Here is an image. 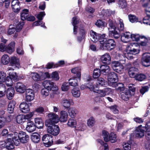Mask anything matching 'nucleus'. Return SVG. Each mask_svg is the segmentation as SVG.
Masks as SVG:
<instances>
[{
  "mask_svg": "<svg viewBox=\"0 0 150 150\" xmlns=\"http://www.w3.org/2000/svg\"><path fill=\"white\" fill-rule=\"evenodd\" d=\"M118 20L119 21L118 28L115 26V22L111 19H109L108 21L109 25L110 26L108 28L109 35L110 36L113 37L116 39L118 38L120 36L117 30L122 31L124 29V24L123 20L120 18H118Z\"/></svg>",
  "mask_w": 150,
  "mask_h": 150,
  "instance_id": "1",
  "label": "nucleus"
},
{
  "mask_svg": "<svg viewBox=\"0 0 150 150\" xmlns=\"http://www.w3.org/2000/svg\"><path fill=\"white\" fill-rule=\"evenodd\" d=\"M43 85L45 89H42L41 91V94L45 96H48L50 93L49 91L52 90L54 92L57 91L59 89L56 83L50 80H45L44 81Z\"/></svg>",
  "mask_w": 150,
  "mask_h": 150,
  "instance_id": "2",
  "label": "nucleus"
},
{
  "mask_svg": "<svg viewBox=\"0 0 150 150\" xmlns=\"http://www.w3.org/2000/svg\"><path fill=\"white\" fill-rule=\"evenodd\" d=\"M13 134V141L16 146L18 145L20 142L25 143L28 142L29 137L25 132H20L19 133L16 132H12Z\"/></svg>",
  "mask_w": 150,
  "mask_h": 150,
  "instance_id": "3",
  "label": "nucleus"
},
{
  "mask_svg": "<svg viewBox=\"0 0 150 150\" xmlns=\"http://www.w3.org/2000/svg\"><path fill=\"white\" fill-rule=\"evenodd\" d=\"M100 39V49L101 50H110L115 46V43L114 40L112 39L107 40L105 37L103 39Z\"/></svg>",
  "mask_w": 150,
  "mask_h": 150,
  "instance_id": "4",
  "label": "nucleus"
},
{
  "mask_svg": "<svg viewBox=\"0 0 150 150\" xmlns=\"http://www.w3.org/2000/svg\"><path fill=\"white\" fill-rule=\"evenodd\" d=\"M47 116L49 119L45 121L46 126L53 125L58 122L59 120L58 115L55 113L51 112L49 113Z\"/></svg>",
  "mask_w": 150,
  "mask_h": 150,
  "instance_id": "5",
  "label": "nucleus"
},
{
  "mask_svg": "<svg viewBox=\"0 0 150 150\" xmlns=\"http://www.w3.org/2000/svg\"><path fill=\"white\" fill-rule=\"evenodd\" d=\"M13 133H11L8 134L7 136V139L6 141L2 144L0 142V146H1V147H6L8 150H11L13 149L14 148V144L11 138V137L13 138Z\"/></svg>",
  "mask_w": 150,
  "mask_h": 150,
  "instance_id": "6",
  "label": "nucleus"
},
{
  "mask_svg": "<svg viewBox=\"0 0 150 150\" xmlns=\"http://www.w3.org/2000/svg\"><path fill=\"white\" fill-rule=\"evenodd\" d=\"M15 42H11L7 46H6L4 44H0V51L3 52L6 51L8 53L11 54L14 51Z\"/></svg>",
  "mask_w": 150,
  "mask_h": 150,
  "instance_id": "7",
  "label": "nucleus"
},
{
  "mask_svg": "<svg viewBox=\"0 0 150 150\" xmlns=\"http://www.w3.org/2000/svg\"><path fill=\"white\" fill-rule=\"evenodd\" d=\"M90 35L91 40L94 42H96L99 40V42L100 43V39H103L105 37V34L100 35L92 30L90 32Z\"/></svg>",
  "mask_w": 150,
  "mask_h": 150,
  "instance_id": "8",
  "label": "nucleus"
},
{
  "mask_svg": "<svg viewBox=\"0 0 150 150\" xmlns=\"http://www.w3.org/2000/svg\"><path fill=\"white\" fill-rule=\"evenodd\" d=\"M109 85L112 87L116 86V82L117 81V76L116 74L114 72L111 73L108 79Z\"/></svg>",
  "mask_w": 150,
  "mask_h": 150,
  "instance_id": "9",
  "label": "nucleus"
},
{
  "mask_svg": "<svg viewBox=\"0 0 150 150\" xmlns=\"http://www.w3.org/2000/svg\"><path fill=\"white\" fill-rule=\"evenodd\" d=\"M46 126L47 127V131L49 133L54 136H57L59 134V128L58 126L54 124Z\"/></svg>",
  "mask_w": 150,
  "mask_h": 150,
  "instance_id": "10",
  "label": "nucleus"
},
{
  "mask_svg": "<svg viewBox=\"0 0 150 150\" xmlns=\"http://www.w3.org/2000/svg\"><path fill=\"white\" fill-rule=\"evenodd\" d=\"M143 7L145 8V12L146 16L144 17L143 20V23L144 24L150 25V10L148 9V4L146 3L143 5Z\"/></svg>",
  "mask_w": 150,
  "mask_h": 150,
  "instance_id": "11",
  "label": "nucleus"
},
{
  "mask_svg": "<svg viewBox=\"0 0 150 150\" xmlns=\"http://www.w3.org/2000/svg\"><path fill=\"white\" fill-rule=\"evenodd\" d=\"M42 140L46 147L51 146L53 144L52 136L49 134H45L42 138Z\"/></svg>",
  "mask_w": 150,
  "mask_h": 150,
  "instance_id": "12",
  "label": "nucleus"
},
{
  "mask_svg": "<svg viewBox=\"0 0 150 150\" xmlns=\"http://www.w3.org/2000/svg\"><path fill=\"white\" fill-rule=\"evenodd\" d=\"M35 95L34 92L32 89L30 88L26 89L25 92V101L28 102L33 100Z\"/></svg>",
  "mask_w": 150,
  "mask_h": 150,
  "instance_id": "13",
  "label": "nucleus"
},
{
  "mask_svg": "<svg viewBox=\"0 0 150 150\" xmlns=\"http://www.w3.org/2000/svg\"><path fill=\"white\" fill-rule=\"evenodd\" d=\"M87 83L84 85H82L81 86V88L83 90L84 88H88L91 91L93 90L94 85L93 84V80L91 79L89 76H88L87 79Z\"/></svg>",
  "mask_w": 150,
  "mask_h": 150,
  "instance_id": "14",
  "label": "nucleus"
},
{
  "mask_svg": "<svg viewBox=\"0 0 150 150\" xmlns=\"http://www.w3.org/2000/svg\"><path fill=\"white\" fill-rule=\"evenodd\" d=\"M94 86H93V90L92 91L98 94V96L100 97H103L108 94L109 92L110 91V89L109 88H105L102 90H98L95 89Z\"/></svg>",
  "mask_w": 150,
  "mask_h": 150,
  "instance_id": "15",
  "label": "nucleus"
},
{
  "mask_svg": "<svg viewBox=\"0 0 150 150\" xmlns=\"http://www.w3.org/2000/svg\"><path fill=\"white\" fill-rule=\"evenodd\" d=\"M142 62V65L145 67L150 66V53H144L143 55Z\"/></svg>",
  "mask_w": 150,
  "mask_h": 150,
  "instance_id": "16",
  "label": "nucleus"
},
{
  "mask_svg": "<svg viewBox=\"0 0 150 150\" xmlns=\"http://www.w3.org/2000/svg\"><path fill=\"white\" fill-rule=\"evenodd\" d=\"M144 127H142V125H140L138 127H137L133 134L135 137L138 138H141L144 135V132L143 128Z\"/></svg>",
  "mask_w": 150,
  "mask_h": 150,
  "instance_id": "17",
  "label": "nucleus"
},
{
  "mask_svg": "<svg viewBox=\"0 0 150 150\" xmlns=\"http://www.w3.org/2000/svg\"><path fill=\"white\" fill-rule=\"evenodd\" d=\"M15 88L17 92L21 93H23L26 91V87L22 83L19 82L16 84Z\"/></svg>",
  "mask_w": 150,
  "mask_h": 150,
  "instance_id": "18",
  "label": "nucleus"
},
{
  "mask_svg": "<svg viewBox=\"0 0 150 150\" xmlns=\"http://www.w3.org/2000/svg\"><path fill=\"white\" fill-rule=\"evenodd\" d=\"M80 21V19L76 16L74 17L72 19L71 23L74 26L73 33L75 35L77 33L78 26L77 25L79 23Z\"/></svg>",
  "mask_w": 150,
  "mask_h": 150,
  "instance_id": "19",
  "label": "nucleus"
},
{
  "mask_svg": "<svg viewBox=\"0 0 150 150\" xmlns=\"http://www.w3.org/2000/svg\"><path fill=\"white\" fill-rule=\"evenodd\" d=\"M11 65L14 67L15 68H19L20 67L19 59L16 57H12L10 60Z\"/></svg>",
  "mask_w": 150,
  "mask_h": 150,
  "instance_id": "20",
  "label": "nucleus"
},
{
  "mask_svg": "<svg viewBox=\"0 0 150 150\" xmlns=\"http://www.w3.org/2000/svg\"><path fill=\"white\" fill-rule=\"evenodd\" d=\"M114 11H112L110 9H102L100 13V17H103L104 18L110 16L111 14H113Z\"/></svg>",
  "mask_w": 150,
  "mask_h": 150,
  "instance_id": "21",
  "label": "nucleus"
},
{
  "mask_svg": "<svg viewBox=\"0 0 150 150\" xmlns=\"http://www.w3.org/2000/svg\"><path fill=\"white\" fill-rule=\"evenodd\" d=\"M139 50L133 48L127 51V53L125 54V56L128 59H132L133 58L132 55H135L139 53Z\"/></svg>",
  "mask_w": 150,
  "mask_h": 150,
  "instance_id": "22",
  "label": "nucleus"
},
{
  "mask_svg": "<svg viewBox=\"0 0 150 150\" xmlns=\"http://www.w3.org/2000/svg\"><path fill=\"white\" fill-rule=\"evenodd\" d=\"M73 103L71 99L64 98L62 99L61 104L65 108H68Z\"/></svg>",
  "mask_w": 150,
  "mask_h": 150,
  "instance_id": "23",
  "label": "nucleus"
},
{
  "mask_svg": "<svg viewBox=\"0 0 150 150\" xmlns=\"http://www.w3.org/2000/svg\"><path fill=\"white\" fill-rule=\"evenodd\" d=\"M11 6L15 12H18L20 8L19 1L18 0H13L11 2Z\"/></svg>",
  "mask_w": 150,
  "mask_h": 150,
  "instance_id": "24",
  "label": "nucleus"
},
{
  "mask_svg": "<svg viewBox=\"0 0 150 150\" xmlns=\"http://www.w3.org/2000/svg\"><path fill=\"white\" fill-rule=\"evenodd\" d=\"M100 60L104 63L108 64L111 61V58L108 53H105L101 56Z\"/></svg>",
  "mask_w": 150,
  "mask_h": 150,
  "instance_id": "25",
  "label": "nucleus"
},
{
  "mask_svg": "<svg viewBox=\"0 0 150 150\" xmlns=\"http://www.w3.org/2000/svg\"><path fill=\"white\" fill-rule=\"evenodd\" d=\"M19 108L21 111L24 113L28 112L30 110L29 105L25 102H23L21 103Z\"/></svg>",
  "mask_w": 150,
  "mask_h": 150,
  "instance_id": "26",
  "label": "nucleus"
},
{
  "mask_svg": "<svg viewBox=\"0 0 150 150\" xmlns=\"http://www.w3.org/2000/svg\"><path fill=\"white\" fill-rule=\"evenodd\" d=\"M36 128V126L33 122L30 121L27 122L26 129L28 132H32L35 130Z\"/></svg>",
  "mask_w": 150,
  "mask_h": 150,
  "instance_id": "27",
  "label": "nucleus"
},
{
  "mask_svg": "<svg viewBox=\"0 0 150 150\" xmlns=\"http://www.w3.org/2000/svg\"><path fill=\"white\" fill-rule=\"evenodd\" d=\"M100 68L101 74L104 75H107L110 72V67L107 65H102L100 66Z\"/></svg>",
  "mask_w": 150,
  "mask_h": 150,
  "instance_id": "28",
  "label": "nucleus"
},
{
  "mask_svg": "<svg viewBox=\"0 0 150 150\" xmlns=\"http://www.w3.org/2000/svg\"><path fill=\"white\" fill-rule=\"evenodd\" d=\"M131 33L128 32H126L122 33L121 35V40L124 42H128L131 38Z\"/></svg>",
  "mask_w": 150,
  "mask_h": 150,
  "instance_id": "29",
  "label": "nucleus"
},
{
  "mask_svg": "<svg viewBox=\"0 0 150 150\" xmlns=\"http://www.w3.org/2000/svg\"><path fill=\"white\" fill-rule=\"evenodd\" d=\"M138 69L135 67H131L128 70V74L129 76L131 78H135Z\"/></svg>",
  "mask_w": 150,
  "mask_h": 150,
  "instance_id": "30",
  "label": "nucleus"
},
{
  "mask_svg": "<svg viewBox=\"0 0 150 150\" xmlns=\"http://www.w3.org/2000/svg\"><path fill=\"white\" fill-rule=\"evenodd\" d=\"M68 115L66 111L62 110L60 112V117L59 120L60 122H66L67 119Z\"/></svg>",
  "mask_w": 150,
  "mask_h": 150,
  "instance_id": "31",
  "label": "nucleus"
},
{
  "mask_svg": "<svg viewBox=\"0 0 150 150\" xmlns=\"http://www.w3.org/2000/svg\"><path fill=\"white\" fill-rule=\"evenodd\" d=\"M71 72L74 74H76V77L79 81L81 79V68L80 67H76L72 69Z\"/></svg>",
  "mask_w": 150,
  "mask_h": 150,
  "instance_id": "32",
  "label": "nucleus"
},
{
  "mask_svg": "<svg viewBox=\"0 0 150 150\" xmlns=\"http://www.w3.org/2000/svg\"><path fill=\"white\" fill-rule=\"evenodd\" d=\"M15 92L14 88L12 87L8 88L7 91V97L9 100L11 99L13 96Z\"/></svg>",
  "mask_w": 150,
  "mask_h": 150,
  "instance_id": "33",
  "label": "nucleus"
},
{
  "mask_svg": "<svg viewBox=\"0 0 150 150\" xmlns=\"http://www.w3.org/2000/svg\"><path fill=\"white\" fill-rule=\"evenodd\" d=\"M16 102L13 100L11 101L8 105V111L10 113H12L16 105Z\"/></svg>",
  "mask_w": 150,
  "mask_h": 150,
  "instance_id": "34",
  "label": "nucleus"
},
{
  "mask_svg": "<svg viewBox=\"0 0 150 150\" xmlns=\"http://www.w3.org/2000/svg\"><path fill=\"white\" fill-rule=\"evenodd\" d=\"M29 11L28 9H23L21 14V18L22 21L27 19L28 16Z\"/></svg>",
  "mask_w": 150,
  "mask_h": 150,
  "instance_id": "35",
  "label": "nucleus"
},
{
  "mask_svg": "<svg viewBox=\"0 0 150 150\" xmlns=\"http://www.w3.org/2000/svg\"><path fill=\"white\" fill-rule=\"evenodd\" d=\"M131 96L130 92L129 90H127L121 93V98L125 100H127Z\"/></svg>",
  "mask_w": 150,
  "mask_h": 150,
  "instance_id": "36",
  "label": "nucleus"
},
{
  "mask_svg": "<svg viewBox=\"0 0 150 150\" xmlns=\"http://www.w3.org/2000/svg\"><path fill=\"white\" fill-rule=\"evenodd\" d=\"M68 112L70 116L74 118L78 112L77 110L74 107L70 108L68 111Z\"/></svg>",
  "mask_w": 150,
  "mask_h": 150,
  "instance_id": "37",
  "label": "nucleus"
},
{
  "mask_svg": "<svg viewBox=\"0 0 150 150\" xmlns=\"http://www.w3.org/2000/svg\"><path fill=\"white\" fill-rule=\"evenodd\" d=\"M31 76L33 79L34 81H39L42 80L41 73L39 74L37 73L33 72L31 74Z\"/></svg>",
  "mask_w": 150,
  "mask_h": 150,
  "instance_id": "38",
  "label": "nucleus"
},
{
  "mask_svg": "<svg viewBox=\"0 0 150 150\" xmlns=\"http://www.w3.org/2000/svg\"><path fill=\"white\" fill-rule=\"evenodd\" d=\"M36 127L38 128H42L43 126V123L42 120L39 118H36L35 119Z\"/></svg>",
  "mask_w": 150,
  "mask_h": 150,
  "instance_id": "39",
  "label": "nucleus"
},
{
  "mask_svg": "<svg viewBox=\"0 0 150 150\" xmlns=\"http://www.w3.org/2000/svg\"><path fill=\"white\" fill-rule=\"evenodd\" d=\"M31 139L35 143H38L40 140V136L38 133H33L31 136Z\"/></svg>",
  "mask_w": 150,
  "mask_h": 150,
  "instance_id": "40",
  "label": "nucleus"
},
{
  "mask_svg": "<svg viewBox=\"0 0 150 150\" xmlns=\"http://www.w3.org/2000/svg\"><path fill=\"white\" fill-rule=\"evenodd\" d=\"M76 124L77 122L76 120L71 118L69 119L67 124L68 127L75 128L76 127Z\"/></svg>",
  "mask_w": 150,
  "mask_h": 150,
  "instance_id": "41",
  "label": "nucleus"
},
{
  "mask_svg": "<svg viewBox=\"0 0 150 150\" xmlns=\"http://www.w3.org/2000/svg\"><path fill=\"white\" fill-rule=\"evenodd\" d=\"M10 59L9 56L7 54L3 55L1 58V62L4 65L7 64L10 62Z\"/></svg>",
  "mask_w": 150,
  "mask_h": 150,
  "instance_id": "42",
  "label": "nucleus"
},
{
  "mask_svg": "<svg viewBox=\"0 0 150 150\" xmlns=\"http://www.w3.org/2000/svg\"><path fill=\"white\" fill-rule=\"evenodd\" d=\"M16 121L18 124L23 123L25 121L24 115L20 114L18 115L16 117Z\"/></svg>",
  "mask_w": 150,
  "mask_h": 150,
  "instance_id": "43",
  "label": "nucleus"
},
{
  "mask_svg": "<svg viewBox=\"0 0 150 150\" xmlns=\"http://www.w3.org/2000/svg\"><path fill=\"white\" fill-rule=\"evenodd\" d=\"M77 78L76 77H74L72 79H69V84L73 86H78V83L77 82Z\"/></svg>",
  "mask_w": 150,
  "mask_h": 150,
  "instance_id": "44",
  "label": "nucleus"
},
{
  "mask_svg": "<svg viewBox=\"0 0 150 150\" xmlns=\"http://www.w3.org/2000/svg\"><path fill=\"white\" fill-rule=\"evenodd\" d=\"M85 127V125L82 122L77 123L75 128V131H82L84 130Z\"/></svg>",
  "mask_w": 150,
  "mask_h": 150,
  "instance_id": "45",
  "label": "nucleus"
},
{
  "mask_svg": "<svg viewBox=\"0 0 150 150\" xmlns=\"http://www.w3.org/2000/svg\"><path fill=\"white\" fill-rule=\"evenodd\" d=\"M105 81L104 79L102 78H99L96 82V85L94 86L95 88L98 87V86H102L105 85Z\"/></svg>",
  "mask_w": 150,
  "mask_h": 150,
  "instance_id": "46",
  "label": "nucleus"
},
{
  "mask_svg": "<svg viewBox=\"0 0 150 150\" xmlns=\"http://www.w3.org/2000/svg\"><path fill=\"white\" fill-rule=\"evenodd\" d=\"M109 141L112 143H115L117 141L116 134L114 133H111L109 135Z\"/></svg>",
  "mask_w": 150,
  "mask_h": 150,
  "instance_id": "47",
  "label": "nucleus"
},
{
  "mask_svg": "<svg viewBox=\"0 0 150 150\" xmlns=\"http://www.w3.org/2000/svg\"><path fill=\"white\" fill-rule=\"evenodd\" d=\"M71 93L73 96L75 97H79L80 95V91L77 88H74L71 91Z\"/></svg>",
  "mask_w": 150,
  "mask_h": 150,
  "instance_id": "48",
  "label": "nucleus"
},
{
  "mask_svg": "<svg viewBox=\"0 0 150 150\" xmlns=\"http://www.w3.org/2000/svg\"><path fill=\"white\" fill-rule=\"evenodd\" d=\"M146 75L143 74H137L135 77V79L138 81H142L146 79Z\"/></svg>",
  "mask_w": 150,
  "mask_h": 150,
  "instance_id": "49",
  "label": "nucleus"
},
{
  "mask_svg": "<svg viewBox=\"0 0 150 150\" xmlns=\"http://www.w3.org/2000/svg\"><path fill=\"white\" fill-rule=\"evenodd\" d=\"M109 135L108 132L105 130L102 131V136L105 142L109 141Z\"/></svg>",
  "mask_w": 150,
  "mask_h": 150,
  "instance_id": "50",
  "label": "nucleus"
},
{
  "mask_svg": "<svg viewBox=\"0 0 150 150\" xmlns=\"http://www.w3.org/2000/svg\"><path fill=\"white\" fill-rule=\"evenodd\" d=\"M140 38H142L143 37H141L139 35L137 34H131V39L133 41H138Z\"/></svg>",
  "mask_w": 150,
  "mask_h": 150,
  "instance_id": "51",
  "label": "nucleus"
},
{
  "mask_svg": "<svg viewBox=\"0 0 150 150\" xmlns=\"http://www.w3.org/2000/svg\"><path fill=\"white\" fill-rule=\"evenodd\" d=\"M95 123L94 118L92 117H90L88 120L87 124L89 127H92Z\"/></svg>",
  "mask_w": 150,
  "mask_h": 150,
  "instance_id": "52",
  "label": "nucleus"
},
{
  "mask_svg": "<svg viewBox=\"0 0 150 150\" xmlns=\"http://www.w3.org/2000/svg\"><path fill=\"white\" fill-rule=\"evenodd\" d=\"M70 88L68 83L65 82L63 83L61 87L62 90L63 91H68Z\"/></svg>",
  "mask_w": 150,
  "mask_h": 150,
  "instance_id": "53",
  "label": "nucleus"
},
{
  "mask_svg": "<svg viewBox=\"0 0 150 150\" xmlns=\"http://www.w3.org/2000/svg\"><path fill=\"white\" fill-rule=\"evenodd\" d=\"M9 77H10V78L14 80H16L18 79H19V78L18 77V76L16 73L15 72H9Z\"/></svg>",
  "mask_w": 150,
  "mask_h": 150,
  "instance_id": "54",
  "label": "nucleus"
},
{
  "mask_svg": "<svg viewBox=\"0 0 150 150\" xmlns=\"http://www.w3.org/2000/svg\"><path fill=\"white\" fill-rule=\"evenodd\" d=\"M128 18L130 21L132 23L137 22L138 21V18L135 16L132 15H129Z\"/></svg>",
  "mask_w": 150,
  "mask_h": 150,
  "instance_id": "55",
  "label": "nucleus"
},
{
  "mask_svg": "<svg viewBox=\"0 0 150 150\" xmlns=\"http://www.w3.org/2000/svg\"><path fill=\"white\" fill-rule=\"evenodd\" d=\"M101 74V73L100 69H95L93 71V77L94 78H97L100 76Z\"/></svg>",
  "mask_w": 150,
  "mask_h": 150,
  "instance_id": "56",
  "label": "nucleus"
},
{
  "mask_svg": "<svg viewBox=\"0 0 150 150\" xmlns=\"http://www.w3.org/2000/svg\"><path fill=\"white\" fill-rule=\"evenodd\" d=\"M79 33L80 35L85 37L87 33V31L84 27L83 26L81 27L79 29Z\"/></svg>",
  "mask_w": 150,
  "mask_h": 150,
  "instance_id": "57",
  "label": "nucleus"
},
{
  "mask_svg": "<svg viewBox=\"0 0 150 150\" xmlns=\"http://www.w3.org/2000/svg\"><path fill=\"white\" fill-rule=\"evenodd\" d=\"M24 23L23 21H20L18 24L16 28H15L16 31L18 32H19L22 29Z\"/></svg>",
  "mask_w": 150,
  "mask_h": 150,
  "instance_id": "58",
  "label": "nucleus"
},
{
  "mask_svg": "<svg viewBox=\"0 0 150 150\" xmlns=\"http://www.w3.org/2000/svg\"><path fill=\"white\" fill-rule=\"evenodd\" d=\"M45 15V12H40L39 13L35 14V16L38 19V20L41 21Z\"/></svg>",
  "mask_w": 150,
  "mask_h": 150,
  "instance_id": "59",
  "label": "nucleus"
},
{
  "mask_svg": "<svg viewBox=\"0 0 150 150\" xmlns=\"http://www.w3.org/2000/svg\"><path fill=\"white\" fill-rule=\"evenodd\" d=\"M123 69L124 66L122 63H121L119 66L117 67L114 70L118 73H121L123 71Z\"/></svg>",
  "mask_w": 150,
  "mask_h": 150,
  "instance_id": "60",
  "label": "nucleus"
},
{
  "mask_svg": "<svg viewBox=\"0 0 150 150\" xmlns=\"http://www.w3.org/2000/svg\"><path fill=\"white\" fill-rule=\"evenodd\" d=\"M6 83L8 86H11L13 85L12 79L9 76H7L5 79Z\"/></svg>",
  "mask_w": 150,
  "mask_h": 150,
  "instance_id": "61",
  "label": "nucleus"
},
{
  "mask_svg": "<svg viewBox=\"0 0 150 150\" xmlns=\"http://www.w3.org/2000/svg\"><path fill=\"white\" fill-rule=\"evenodd\" d=\"M51 78L55 81L58 80L59 79V74L56 71L52 73Z\"/></svg>",
  "mask_w": 150,
  "mask_h": 150,
  "instance_id": "62",
  "label": "nucleus"
},
{
  "mask_svg": "<svg viewBox=\"0 0 150 150\" xmlns=\"http://www.w3.org/2000/svg\"><path fill=\"white\" fill-rule=\"evenodd\" d=\"M118 4L119 6L122 8H125L127 6V2L125 0H120Z\"/></svg>",
  "mask_w": 150,
  "mask_h": 150,
  "instance_id": "63",
  "label": "nucleus"
},
{
  "mask_svg": "<svg viewBox=\"0 0 150 150\" xmlns=\"http://www.w3.org/2000/svg\"><path fill=\"white\" fill-rule=\"evenodd\" d=\"M123 147L124 150H131V144L128 142L124 143Z\"/></svg>",
  "mask_w": 150,
  "mask_h": 150,
  "instance_id": "64",
  "label": "nucleus"
}]
</instances>
